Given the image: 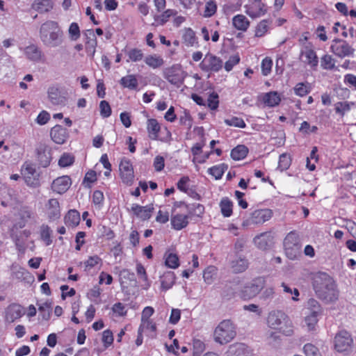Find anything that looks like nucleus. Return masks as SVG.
<instances>
[{
    "instance_id": "nucleus-22",
    "label": "nucleus",
    "mask_w": 356,
    "mask_h": 356,
    "mask_svg": "<svg viewBox=\"0 0 356 356\" xmlns=\"http://www.w3.org/2000/svg\"><path fill=\"white\" fill-rule=\"evenodd\" d=\"M272 215L270 209H258L252 213L250 221L254 224H262L270 220Z\"/></svg>"
},
{
    "instance_id": "nucleus-33",
    "label": "nucleus",
    "mask_w": 356,
    "mask_h": 356,
    "mask_svg": "<svg viewBox=\"0 0 356 356\" xmlns=\"http://www.w3.org/2000/svg\"><path fill=\"white\" fill-rule=\"evenodd\" d=\"M160 129V125L156 119H149L147 120V131L151 139L156 140L158 138Z\"/></svg>"
},
{
    "instance_id": "nucleus-1",
    "label": "nucleus",
    "mask_w": 356,
    "mask_h": 356,
    "mask_svg": "<svg viewBox=\"0 0 356 356\" xmlns=\"http://www.w3.org/2000/svg\"><path fill=\"white\" fill-rule=\"evenodd\" d=\"M314 288L317 296L327 302L336 301L339 290L334 280L327 273H318L314 280Z\"/></svg>"
},
{
    "instance_id": "nucleus-4",
    "label": "nucleus",
    "mask_w": 356,
    "mask_h": 356,
    "mask_svg": "<svg viewBox=\"0 0 356 356\" xmlns=\"http://www.w3.org/2000/svg\"><path fill=\"white\" fill-rule=\"evenodd\" d=\"M236 335V327L229 320H224L216 327L214 341L221 345L230 342Z\"/></svg>"
},
{
    "instance_id": "nucleus-59",
    "label": "nucleus",
    "mask_w": 356,
    "mask_h": 356,
    "mask_svg": "<svg viewBox=\"0 0 356 356\" xmlns=\"http://www.w3.org/2000/svg\"><path fill=\"white\" fill-rule=\"evenodd\" d=\"M218 95L216 92H212L208 97L207 106L211 110H216L218 107Z\"/></svg>"
},
{
    "instance_id": "nucleus-24",
    "label": "nucleus",
    "mask_w": 356,
    "mask_h": 356,
    "mask_svg": "<svg viewBox=\"0 0 356 356\" xmlns=\"http://www.w3.org/2000/svg\"><path fill=\"white\" fill-rule=\"evenodd\" d=\"M228 356H251V352L244 343H234L229 347Z\"/></svg>"
},
{
    "instance_id": "nucleus-51",
    "label": "nucleus",
    "mask_w": 356,
    "mask_h": 356,
    "mask_svg": "<svg viewBox=\"0 0 356 356\" xmlns=\"http://www.w3.org/2000/svg\"><path fill=\"white\" fill-rule=\"evenodd\" d=\"M225 122L229 126H233L238 128H245L246 124L242 118L232 117L231 119H225Z\"/></svg>"
},
{
    "instance_id": "nucleus-57",
    "label": "nucleus",
    "mask_w": 356,
    "mask_h": 356,
    "mask_svg": "<svg viewBox=\"0 0 356 356\" xmlns=\"http://www.w3.org/2000/svg\"><path fill=\"white\" fill-rule=\"evenodd\" d=\"M240 61V57L238 54L229 57V60L225 63V69L226 71H231L234 66L237 65Z\"/></svg>"
},
{
    "instance_id": "nucleus-60",
    "label": "nucleus",
    "mask_w": 356,
    "mask_h": 356,
    "mask_svg": "<svg viewBox=\"0 0 356 356\" xmlns=\"http://www.w3.org/2000/svg\"><path fill=\"white\" fill-rule=\"evenodd\" d=\"M334 106L336 112L342 116L350 108V104L347 102H339L335 104Z\"/></svg>"
},
{
    "instance_id": "nucleus-12",
    "label": "nucleus",
    "mask_w": 356,
    "mask_h": 356,
    "mask_svg": "<svg viewBox=\"0 0 356 356\" xmlns=\"http://www.w3.org/2000/svg\"><path fill=\"white\" fill-rule=\"evenodd\" d=\"M24 54L26 58L32 62H44L45 56L41 49L36 44H31L24 49Z\"/></svg>"
},
{
    "instance_id": "nucleus-29",
    "label": "nucleus",
    "mask_w": 356,
    "mask_h": 356,
    "mask_svg": "<svg viewBox=\"0 0 356 356\" xmlns=\"http://www.w3.org/2000/svg\"><path fill=\"white\" fill-rule=\"evenodd\" d=\"M64 221L67 227H75L80 222V214L76 209H71L65 216Z\"/></svg>"
},
{
    "instance_id": "nucleus-54",
    "label": "nucleus",
    "mask_w": 356,
    "mask_h": 356,
    "mask_svg": "<svg viewBox=\"0 0 356 356\" xmlns=\"http://www.w3.org/2000/svg\"><path fill=\"white\" fill-rule=\"evenodd\" d=\"M308 307L311 312L316 314H322L323 309L321 308L319 302L315 299L311 298L308 300Z\"/></svg>"
},
{
    "instance_id": "nucleus-31",
    "label": "nucleus",
    "mask_w": 356,
    "mask_h": 356,
    "mask_svg": "<svg viewBox=\"0 0 356 356\" xmlns=\"http://www.w3.org/2000/svg\"><path fill=\"white\" fill-rule=\"evenodd\" d=\"M232 24L237 30L245 31L250 26V22L243 15H237L233 17Z\"/></svg>"
},
{
    "instance_id": "nucleus-42",
    "label": "nucleus",
    "mask_w": 356,
    "mask_h": 356,
    "mask_svg": "<svg viewBox=\"0 0 356 356\" xmlns=\"http://www.w3.org/2000/svg\"><path fill=\"white\" fill-rule=\"evenodd\" d=\"M291 164V158L289 154L283 153L280 156L278 169L281 171L287 170Z\"/></svg>"
},
{
    "instance_id": "nucleus-3",
    "label": "nucleus",
    "mask_w": 356,
    "mask_h": 356,
    "mask_svg": "<svg viewBox=\"0 0 356 356\" xmlns=\"http://www.w3.org/2000/svg\"><path fill=\"white\" fill-rule=\"evenodd\" d=\"M268 326L286 335L293 334V327L289 316L282 311L274 310L270 312L267 317Z\"/></svg>"
},
{
    "instance_id": "nucleus-37",
    "label": "nucleus",
    "mask_w": 356,
    "mask_h": 356,
    "mask_svg": "<svg viewBox=\"0 0 356 356\" xmlns=\"http://www.w3.org/2000/svg\"><path fill=\"white\" fill-rule=\"evenodd\" d=\"M175 274L172 272H168L161 277V288L163 290H168L175 283Z\"/></svg>"
},
{
    "instance_id": "nucleus-14",
    "label": "nucleus",
    "mask_w": 356,
    "mask_h": 356,
    "mask_svg": "<svg viewBox=\"0 0 356 356\" xmlns=\"http://www.w3.org/2000/svg\"><path fill=\"white\" fill-rule=\"evenodd\" d=\"M186 77L185 72L179 65H174L168 70L166 79L174 85H181Z\"/></svg>"
},
{
    "instance_id": "nucleus-21",
    "label": "nucleus",
    "mask_w": 356,
    "mask_h": 356,
    "mask_svg": "<svg viewBox=\"0 0 356 356\" xmlns=\"http://www.w3.org/2000/svg\"><path fill=\"white\" fill-rule=\"evenodd\" d=\"M86 37V50L92 57L95 55L97 44V38L92 29H88L83 32Z\"/></svg>"
},
{
    "instance_id": "nucleus-48",
    "label": "nucleus",
    "mask_w": 356,
    "mask_h": 356,
    "mask_svg": "<svg viewBox=\"0 0 356 356\" xmlns=\"http://www.w3.org/2000/svg\"><path fill=\"white\" fill-rule=\"evenodd\" d=\"M156 325L152 322V320H141V324L138 328L139 332H143L146 330H149L151 332L156 331Z\"/></svg>"
},
{
    "instance_id": "nucleus-38",
    "label": "nucleus",
    "mask_w": 356,
    "mask_h": 356,
    "mask_svg": "<svg viewBox=\"0 0 356 356\" xmlns=\"http://www.w3.org/2000/svg\"><path fill=\"white\" fill-rule=\"evenodd\" d=\"M232 202L227 197L221 200L220 207L223 216L229 217L232 214Z\"/></svg>"
},
{
    "instance_id": "nucleus-46",
    "label": "nucleus",
    "mask_w": 356,
    "mask_h": 356,
    "mask_svg": "<svg viewBox=\"0 0 356 356\" xmlns=\"http://www.w3.org/2000/svg\"><path fill=\"white\" fill-rule=\"evenodd\" d=\"M321 66L325 70H333L335 68V62L330 55H325L321 58Z\"/></svg>"
},
{
    "instance_id": "nucleus-58",
    "label": "nucleus",
    "mask_w": 356,
    "mask_h": 356,
    "mask_svg": "<svg viewBox=\"0 0 356 356\" xmlns=\"http://www.w3.org/2000/svg\"><path fill=\"white\" fill-rule=\"evenodd\" d=\"M39 312L42 316L44 320H49L51 316V305L50 304L45 302L42 305L39 306Z\"/></svg>"
},
{
    "instance_id": "nucleus-23",
    "label": "nucleus",
    "mask_w": 356,
    "mask_h": 356,
    "mask_svg": "<svg viewBox=\"0 0 356 356\" xmlns=\"http://www.w3.org/2000/svg\"><path fill=\"white\" fill-rule=\"evenodd\" d=\"M120 285L124 290L125 288H127L129 286H136V279L135 277V274L132 272H130L127 269H123L120 272Z\"/></svg>"
},
{
    "instance_id": "nucleus-63",
    "label": "nucleus",
    "mask_w": 356,
    "mask_h": 356,
    "mask_svg": "<svg viewBox=\"0 0 356 356\" xmlns=\"http://www.w3.org/2000/svg\"><path fill=\"white\" fill-rule=\"evenodd\" d=\"M40 232L42 238L46 241L47 244L49 245L51 242L50 239L51 233L50 227L48 225H42L40 228Z\"/></svg>"
},
{
    "instance_id": "nucleus-64",
    "label": "nucleus",
    "mask_w": 356,
    "mask_h": 356,
    "mask_svg": "<svg viewBox=\"0 0 356 356\" xmlns=\"http://www.w3.org/2000/svg\"><path fill=\"white\" fill-rule=\"evenodd\" d=\"M176 13V11L171 9H168L165 11H164L161 15L158 16L155 19L156 21L159 20L161 22V24H163L168 20V19L171 16L175 15Z\"/></svg>"
},
{
    "instance_id": "nucleus-61",
    "label": "nucleus",
    "mask_w": 356,
    "mask_h": 356,
    "mask_svg": "<svg viewBox=\"0 0 356 356\" xmlns=\"http://www.w3.org/2000/svg\"><path fill=\"white\" fill-rule=\"evenodd\" d=\"M272 65H273V61L270 58L266 57L262 60L261 71H262L263 75L267 76L270 72Z\"/></svg>"
},
{
    "instance_id": "nucleus-53",
    "label": "nucleus",
    "mask_w": 356,
    "mask_h": 356,
    "mask_svg": "<svg viewBox=\"0 0 356 356\" xmlns=\"http://www.w3.org/2000/svg\"><path fill=\"white\" fill-rule=\"evenodd\" d=\"M217 9L216 3L213 1H209L206 3L204 16L205 17H210L213 15Z\"/></svg>"
},
{
    "instance_id": "nucleus-36",
    "label": "nucleus",
    "mask_w": 356,
    "mask_h": 356,
    "mask_svg": "<svg viewBox=\"0 0 356 356\" xmlns=\"http://www.w3.org/2000/svg\"><path fill=\"white\" fill-rule=\"evenodd\" d=\"M264 102L268 106L273 107L279 104L280 97L277 92L266 93L264 97Z\"/></svg>"
},
{
    "instance_id": "nucleus-41",
    "label": "nucleus",
    "mask_w": 356,
    "mask_h": 356,
    "mask_svg": "<svg viewBox=\"0 0 356 356\" xmlns=\"http://www.w3.org/2000/svg\"><path fill=\"white\" fill-rule=\"evenodd\" d=\"M321 314H316L311 312L309 315L305 318V325L308 331H314L315 330L318 321V317Z\"/></svg>"
},
{
    "instance_id": "nucleus-45",
    "label": "nucleus",
    "mask_w": 356,
    "mask_h": 356,
    "mask_svg": "<svg viewBox=\"0 0 356 356\" xmlns=\"http://www.w3.org/2000/svg\"><path fill=\"white\" fill-rule=\"evenodd\" d=\"M311 88L309 83H298L294 88L296 95L303 97L310 92Z\"/></svg>"
},
{
    "instance_id": "nucleus-28",
    "label": "nucleus",
    "mask_w": 356,
    "mask_h": 356,
    "mask_svg": "<svg viewBox=\"0 0 356 356\" xmlns=\"http://www.w3.org/2000/svg\"><path fill=\"white\" fill-rule=\"evenodd\" d=\"M249 263L245 257L239 256L231 262V268L235 273L244 272L248 267Z\"/></svg>"
},
{
    "instance_id": "nucleus-17",
    "label": "nucleus",
    "mask_w": 356,
    "mask_h": 356,
    "mask_svg": "<svg viewBox=\"0 0 356 356\" xmlns=\"http://www.w3.org/2000/svg\"><path fill=\"white\" fill-rule=\"evenodd\" d=\"M300 59L312 67H316L318 63L316 52L309 46H305L304 49L301 50Z\"/></svg>"
},
{
    "instance_id": "nucleus-40",
    "label": "nucleus",
    "mask_w": 356,
    "mask_h": 356,
    "mask_svg": "<svg viewBox=\"0 0 356 356\" xmlns=\"http://www.w3.org/2000/svg\"><path fill=\"white\" fill-rule=\"evenodd\" d=\"M145 63L149 67L156 69L163 65V60L159 56L149 55L145 59Z\"/></svg>"
},
{
    "instance_id": "nucleus-27",
    "label": "nucleus",
    "mask_w": 356,
    "mask_h": 356,
    "mask_svg": "<svg viewBox=\"0 0 356 356\" xmlns=\"http://www.w3.org/2000/svg\"><path fill=\"white\" fill-rule=\"evenodd\" d=\"M255 245L261 250H266L272 243V236L269 233H261L254 238Z\"/></svg>"
},
{
    "instance_id": "nucleus-19",
    "label": "nucleus",
    "mask_w": 356,
    "mask_h": 356,
    "mask_svg": "<svg viewBox=\"0 0 356 356\" xmlns=\"http://www.w3.org/2000/svg\"><path fill=\"white\" fill-rule=\"evenodd\" d=\"M50 136L52 140L57 144H63L69 137L67 130L61 125H56L51 128Z\"/></svg>"
},
{
    "instance_id": "nucleus-15",
    "label": "nucleus",
    "mask_w": 356,
    "mask_h": 356,
    "mask_svg": "<svg viewBox=\"0 0 356 356\" xmlns=\"http://www.w3.org/2000/svg\"><path fill=\"white\" fill-rule=\"evenodd\" d=\"M72 184L71 178L69 176H62L55 179L51 184V189L58 194L65 193Z\"/></svg>"
},
{
    "instance_id": "nucleus-32",
    "label": "nucleus",
    "mask_w": 356,
    "mask_h": 356,
    "mask_svg": "<svg viewBox=\"0 0 356 356\" xmlns=\"http://www.w3.org/2000/svg\"><path fill=\"white\" fill-rule=\"evenodd\" d=\"M11 276L13 279L22 280L26 278L29 272L18 264L14 263L10 266Z\"/></svg>"
},
{
    "instance_id": "nucleus-56",
    "label": "nucleus",
    "mask_w": 356,
    "mask_h": 356,
    "mask_svg": "<svg viewBox=\"0 0 356 356\" xmlns=\"http://www.w3.org/2000/svg\"><path fill=\"white\" fill-rule=\"evenodd\" d=\"M100 114L103 118H108L111 115V108L108 102L103 100L99 104Z\"/></svg>"
},
{
    "instance_id": "nucleus-52",
    "label": "nucleus",
    "mask_w": 356,
    "mask_h": 356,
    "mask_svg": "<svg viewBox=\"0 0 356 356\" xmlns=\"http://www.w3.org/2000/svg\"><path fill=\"white\" fill-rule=\"evenodd\" d=\"M165 265L170 268H177L179 266V258L177 254L170 253L165 259Z\"/></svg>"
},
{
    "instance_id": "nucleus-7",
    "label": "nucleus",
    "mask_w": 356,
    "mask_h": 356,
    "mask_svg": "<svg viewBox=\"0 0 356 356\" xmlns=\"http://www.w3.org/2000/svg\"><path fill=\"white\" fill-rule=\"evenodd\" d=\"M331 51L337 57L344 58L353 56L355 49L346 40L334 39L330 46Z\"/></svg>"
},
{
    "instance_id": "nucleus-16",
    "label": "nucleus",
    "mask_w": 356,
    "mask_h": 356,
    "mask_svg": "<svg viewBox=\"0 0 356 356\" xmlns=\"http://www.w3.org/2000/svg\"><path fill=\"white\" fill-rule=\"evenodd\" d=\"M45 210L49 220H56L60 217L59 202L56 198L49 199L45 204Z\"/></svg>"
},
{
    "instance_id": "nucleus-35",
    "label": "nucleus",
    "mask_w": 356,
    "mask_h": 356,
    "mask_svg": "<svg viewBox=\"0 0 356 356\" xmlns=\"http://www.w3.org/2000/svg\"><path fill=\"white\" fill-rule=\"evenodd\" d=\"M248 152V149L243 145L234 147L231 152V157L236 161L244 159Z\"/></svg>"
},
{
    "instance_id": "nucleus-6",
    "label": "nucleus",
    "mask_w": 356,
    "mask_h": 356,
    "mask_svg": "<svg viewBox=\"0 0 356 356\" xmlns=\"http://www.w3.org/2000/svg\"><path fill=\"white\" fill-rule=\"evenodd\" d=\"M284 246L287 257L293 259L300 253V245L298 234L295 232L289 233L284 240Z\"/></svg>"
},
{
    "instance_id": "nucleus-5",
    "label": "nucleus",
    "mask_w": 356,
    "mask_h": 356,
    "mask_svg": "<svg viewBox=\"0 0 356 356\" xmlns=\"http://www.w3.org/2000/svg\"><path fill=\"white\" fill-rule=\"evenodd\" d=\"M265 286V279L259 277L246 284L238 292V296L243 300H250L258 295Z\"/></svg>"
},
{
    "instance_id": "nucleus-34",
    "label": "nucleus",
    "mask_w": 356,
    "mask_h": 356,
    "mask_svg": "<svg viewBox=\"0 0 356 356\" xmlns=\"http://www.w3.org/2000/svg\"><path fill=\"white\" fill-rule=\"evenodd\" d=\"M120 83L124 88H127L130 90L136 89L138 85V80L134 74L122 77L120 79Z\"/></svg>"
},
{
    "instance_id": "nucleus-9",
    "label": "nucleus",
    "mask_w": 356,
    "mask_h": 356,
    "mask_svg": "<svg viewBox=\"0 0 356 356\" xmlns=\"http://www.w3.org/2000/svg\"><path fill=\"white\" fill-rule=\"evenodd\" d=\"M353 343L351 335L347 331H340L334 337V347L338 352L348 351Z\"/></svg>"
},
{
    "instance_id": "nucleus-13",
    "label": "nucleus",
    "mask_w": 356,
    "mask_h": 356,
    "mask_svg": "<svg viewBox=\"0 0 356 356\" xmlns=\"http://www.w3.org/2000/svg\"><path fill=\"white\" fill-rule=\"evenodd\" d=\"M37 160L42 168L49 165L51 161V149L45 144L40 143L36 147Z\"/></svg>"
},
{
    "instance_id": "nucleus-44",
    "label": "nucleus",
    "mask_w": 356,
    "mask_h": 356,
    "mask_svg": "<svg viewBox=\"0 0 356 356\" xmlns=\"http://www.w3.org/2000/svg\"><path fill=\"white\" fill-rule=\"evenodd\" d=\"M184 43L187 46H193L196 42V38L194 31L191 29L185 30L183 35Z\"/></svg>"
},
{
    "instance_id": "nucleus-50",
    "label": "nucleus",
    "mask_w": 356,
    "mask_h": 356,
    "mask_svg": "<svg viewBox=\"0 0 356 356\" xmlns=\"http://www.w3.org/2000/svg\"><path fill=\"white\" fill-rule=\"evenodd\" d=\"M129 60L133 62L140 61L143 58V53L140 49H131L127 52Z\"/></svg>"
},
{
    "instance_id": "nucleus-18",
    "label": "nucleus",
    "mask_w": 356,
    "mask_h": 356,
    "mask_svg": "<svg viewBox=\"0 0 356 356\" xmlns=\"http://www.w3.org/2000/svg\"><path fill=\"white\" fill-rule=\"evenodd\" d=\"M24 314V311L23 308L19 305L13 303L7 307L5 319L7 322L11 323L17 319L20 318Z\"/></svg>"
},
{
    "instance_id": "nucleus-8",
    "label": "nucleus",
    "mask_w": 356,
    "mask_h": 356,
    "mask_svg": "<svg viewBox=\"0 0 356 356\" xmlns=\"http://www.w3.org/2000/svg\"><path fill=\"white\" fill-rule=\"evenodd\" d=\"M200 67L207 72H217L222 67V60L216 56L208 53L200 63Z\"/></svg>"
},
{
    "instance_id": "nucleus-55",
    "label": "nucleus",
    "mask_w": 356,
    "mask_h": 356,
    "mask_svg": "<svg viewBox=\"0 0 356 356\" xmlns=\"http://www.w3.org/2000/svg\"><path fill=\"white\" fill-rule=\"evenodd\" d=\"M304 351L307 356H322L318 348L312 343L305 344Z\"/></svg>"
},
{
    "instance_id": "nucleus-39",
    "label": "nucleus",
    "mask_w": 356,
    "mask_h": 356,
    "mask_svg": "<svg viewBox=\"0 0 356 356\" xmlns=\"http://www.w3.org/2000/svg\"><path fill=\"white\" fill-rule=\"evenodd\" d=\"M48 97L53 104L58 105L63 102V97L60 95L58 88L51 87L48 90Z\"/></svg>"
},
{
    "instance_id": "nucleus-43",
    "label": "nucleus",
    "mask_w": 356,
    "mask_h": 356,
    "mask_svg": "<svg viewBox=\"0 0 356 356\" xmlns=\"http://www.w3.org/2000/svg\"><path fill=\"white\" fill-rule=\"evenodd\" d=\"M270 21L268 19H264L261 21L257 26L255 29V36L262 37L264 36L268 30V26L270 24Z\"/></svg>"
},
{
    "instance_id": "nucleus-2",
    "label": "nucleus",
    "mask_w": 356,
    "mask_h": 356,
    "mask_svg": "<svg viewBox=\"0 0 356 356\" xmlns=\"http://www.w3.org/2000/svg\"><path fill=\"white\" fill-rule=\"evenodd\" d=\"M40 39L43 44L48 47L60 46L63 41V33L58 24L48 20L41 24L39 30Z\"/></svg>"
},
{
    "instance_id": "nucleus-49",
    "label": "nucleus",
    "mask_w": 356,
    "mask_h": 356,
    "mask_svg": "<svg viewBox=\"0 0 356 356\" xmlns=\"http://www.w3.org/2000/svg\"><path fill=\"white\" fill-rule=\"evenodd\" d=\"M74 161V157L70 154H63L58 161V165L60 167L65 168L71 165Z\"/></svg>"
},
{
    "instance_id": "nucleus-11",
    "label": "nucleus",
    "mask_w": 356,
    "mask_h": 356,
    "mask_svg": "<svg viewBox=\"0 0 356 356\" xmlns=\"http://www.w3.org/2000/svg\"><path fill=\"white\" fill-rule=\"evenodd\" d=\"M22 172L25 182L28 186L33 188L40 186L38 179L39 175L37 173L35 168L31 164L26 163Z\"/></svg>"
},
{
    "instance_id": "nucleus-47",
    "label": "nucleus",
    "mask_w": 356,
    "mask_h": 356,
    "mask_svg": "<svg viewBox=\"0 0 356 356\" xmlns=\"http://www.w3.org/2000/svg\"><path fill=\"white\" fill-rule=\"evenodd\" d=\"M227 165L222 164L218 166H213L209 169V172L213 175L216 179H220L227 169Z\"/></svg>"
},
{
    "instance_id": "nucleus-62",
    "label": "nucleus",
    "mask_w": 356,
    "mask_h": 356,
    "mask_svg": "<svg viewBox=\"0 0 356 356\" xmlns=\"http://www.w3.org/2000/svg\"><path fill=\"white\" fill-rule=\"evenodd\" d=\"M69 34L72 40H76L80 37V30L79 25L73 22L69 28Z\"/></svg>"
},
{
    "instance_id": "nucleus-26",
    "label": "nucleus",
    "mask_w": 356,
    "mask_h": 356,
    "mask_svg": "<svg viewBox=\"0 0 356 356\" xmlns=\"http://www.w3.org/2000/svg\"><path fill=\"white\" fill-rule=\"evenodd\" d=\"M54 6L52 0H35L31 4V8L39 13H46L50 12Z\"/></svg>"
},
{
    "instance_id": "nucleus-10",
    "label": "nucleus",
    "mask_w": 356,
    "mask_h": 356,
    "mask_svg": "<svg viewBox=\"0 0 356 356\" xmlns=\"http://www.w3.org/2000/svg\"><path fill=\"white\" fill-rule=\"evenodd\" d=\"M120 177L124 184L131 185L134 179V168L130 161L123 159L119 166Z\"/></svg>"
},
{
    "instance_id": "nucleus-25",
    "label": "nucleus",
    "mask_w": 356,
    "mask_h": 356,
    "mask_svg": "<svg viewBox=\"0 0 356 356\" xmlns=\"http://www.w3.org/2000/svg\"><path fill=\"white\" fill-rule=\"evenodd\" d=\"M245 13L252 18H257L266 13V6L263 3H252L250 6H245Z\"/></svg>"
},
{
    "instance_id": "nucleus-20",
    "label": "nucleus",
    "mask_w": 356,
    "mask_h": 356,
    "mask_svg": "<svg viewBox=\"0 0 356 356\" xmlns=\"http://www.w3.org/2000/svg\"><path fill=\"white\" fill-rule=\"evenodd\" d=\"M153 210L154 207L152 205L142 207L138 204H134L131 207V211L134 214L142 220L149 219L152 216Z\"/></svg>"
},
{
    "instance_id": "nucleus-30",
    "label": "nucleus",
    "mask_w": 356,
    "mask_h": 356,
    "mask_svg": "<svg viewBox=\"0 0 356 356\" xmlns=\"http://www.w3.org/2000/svg\"><path fill=\"white\" fill-rule=\"evenodd\" d=\"M171 224L175 229L180 230L188 225V216L177 214L174 216H172Z\"/></svg>"
}]
</instances>
